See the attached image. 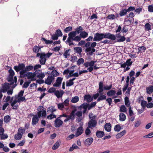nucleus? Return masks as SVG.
I'll list each match as a JSON object with an SVG mask.
<instances>
[{
  "instance_id": "f257e3e1",
  "label": "nucleus",
  "mask_w": 153,
  "mask_h": 153,
  "mask_svg": "<svg viewBox=\"0 0 153 153\" xmlns=\"http://www.w3.org/2000/svg\"><path fill=\"white\" fill-rule=\"evenodd\" d=\"M83 30V28L81 26L77 27L75 29V31L70 32L68 34V37L65 42L66 44H68L69 46L72 45H76V44L73 41L79 42L80 41V37L78 34L82 32Z\"/></svg>"
},
{
  "instance_id": "f03ea898",
  "label": "nucleus",
  "mask_w": 153,
  "mask_h": 153,
  "mask_svg": "<svg viewBox=\"0 0 153 153\" xmlns=\"http://www.w3.org/2000/svg\"><path fill=\"white\" fill-rule=\"evenodd\" d=\"M103 82L101 81L99 82V88L98 92L100 93H101L103 92L104 90H109L112 88V84H110L109 86H105L103 87Z\"/></svg>"
},
{
  "instance_id": "7ed1b4c3",
  "label": "nucleus",
  "mask_w": 153,
  "mask_h": 153,
  "mask_svg": "<svg viewBox=\"0 0 153 153\" xmlns=\"http://www.w3.org/2000/svg\"><path fill=\"white\" fill-rule=\"evenodd\" d=\"M19 74L20 77L25 78L27 77L28 79H31L30 81H35L36 79L34 78L35 77V74L32 72H27L24 74Z\"/></svg>"
},
{
  "instance_id": "20e7f679",
  "label": "nucleus",
  "mask_w": 153,
  "mask_h": 153,
  "mask_svg": "<svg viewBox=\"0 0 153 153\" xmlns=\"http://www.w3.org/2000/svg\"><path fill=\"white\" fill-rule=\"evenodd\" d=\"M52 54L51 53H48L46 54H42L40 57L39 62L40 64L42 65H44L45 64L46 61V58H49Z\"/></svg>"
},
{
  "instance_id": "39448f33",
  "label": "nucleus",
  "mask_w": 153,
  "mask_h": 153,
  "mask_svg": "<svg viewBox=\"0 0 153 153\" xmlns=\"http://www.w3.org/2000/svg\"><path fill=\"white\" fill-rule=\"evenodd\" d=\"M92 108V107L89 104L85 102L81 104L78 108L80 110H81L82 108H83L84 110L82 111V113L83 114H85L86 113L87 109L90 110Z\"/></svg>"
},
{
  "instance_id": "423d86ee",
  "label": "nucleus",
  "mask_w": 153,
  "mask_h": 153,
  "mask_svg": "<svg viewBox=\"0 0 153 153\" xmlns=\"http://www.w3.org/2000/svg\"><path fill=\"white\" fill-rule=\"evenodd\" d=\"M97 43L95 42H94L91 43L90 46L88 48L85 50V52H90L89 54L90 55H92L93 53L96 51V49L94 48H95L97 45Z\"/></svg>"
},
{
  "instance_id": "0eeeda50",
  "label": "nucleus",
  "mask_w": 153,
  "mask_h": 153,
  "mask_svg": "<svg viewBox=\"0 0 153 153\" xmlns=\"http://www.w3.org/2000/svg\"><path fill=\"white\" fill-rule=\"evenodd\" d=\"M103 33V39L107 38L112 41L116 39V37L114 34H111L110 33Z\"/></svg>"
},
{
  "instance_id": "6e6552de",
  "label": "nucleus",
  "mask_w": 153,
  "mask_h": 153,
  "mask_svg": "<svg viewBox=\"0 0 153 153\" xmlns=\"http://www.w3.org/2000/svg\"><path fill=\"white\" fill-rule=\"evenodd\" d=\"M103 33H96L94 34L93 41L99 42L101 40L103 39Z\"/></svg>"
},
{
  "instance_id": "1a4fd4ad",
  "label": "nucleus",
  "mask_w": 153,
  "mask_h": 153,
  "mask_svg": "<svg viewBox=\"0 0 153 153\" xmlns=\"http://www.w3.org/2000/svg\"><path fill=\"white\" fill-rule=\"evenodd\" d=\"M25 68V65L23 63H19L18 66L14 67V69L17 72H18L20 70H24Z\"/></svg>"
},
{
  "instance_id": "9d476101",
  "label": "nucleus",
  "mask_w": 153,
  "mask_h": 153,
  "mask_svg": "<svg viewBox=\"0 0 153 153\" xmlns=\"http://www.w3.org/2000/svg\"><path fill=\"white\" fill-rule=\"evenodd\" d=\"M10 83H8L5 82L2 85V87L0 88V89L2 91L3 93H5L6 92L7 90L9 88V85H10Z\"/></svg>"
},
{
  "instance_id": "9b49d317",
  "label": "nucleus",
  "mask_w": 153,
  "mask_h": 153,
  "mask_svg": "<svg viewBox=\"0 0 153 153\" xmlns=\"http://www.w3.org/2000/svg\"><path fill=\"white\" fill-rule=\"evenodd\" d=\"M115 36L116 38H117V42H123L126 39V37L123 36H121L120 33L117 34Z\"/></svg>"
},
{
  "instance_id": "f8f14e48",
  "label": "nucleus",
  "mask_w": 153,
  "mask_h": 153,
  "mask_svg": "<svg viewBox=\"0 0 153 153\" xmlns=\"http://www.w3.org/2000/svg\"><path fill=\"white\" fill-rule=\"evenodd\" d=\"M60 117H57L54 121L55 126L56 127H59L63 124V121L60 120Z\"/></svg>"
},
{
  "instance_id": "ddd939ff",
  "label": "nucleus",
  "mask_w": 153,
  "mask_h": 153,
  "mask_svg": "<svg viewBox=\"0 0 153 153\" xmlns=\"http://www.w3.org/2000/svg\"><path fill=\"white\" fill-rule=\"evenodd\" d=\"M33 69V66L32 65H29L25 67V68L24 70L21 71L20 72V74H24L26 73V72L30 71L32 70Z\"/></svg>"
},
{
  "instance_id": "4468645a",
  "label": "nucleus",
  "mask_w": 153,
  "mask_h": 153,
  "mask_svg": "<svg viewBox=\"0 0 153 153\" xmlns=\"http://www.w3.org/2000/svg\"><path fill=\"white\" fill-rule=\"evenodd\" d=\"M63 78L61 77H58L56 80V82L53 85L54 87H59L61 85L62 82L63 80Z\"/></svg>"
},
{
  "instance_id": "2eb2a0df",
  "label": "nucleus",
  "mask_w": 153,
  "mask_h": 153,
  "mask_svg": "<svg viewBox=\"0 0 153 153\" xmlns=\"http://www.w3.org/2000/svg\"><path fill=\"white\" fill-rule=\"evenodd\" d=\"M97 124V122L95 120H90L89 121L88 126L89 128H91L92 127H95Z\"/></svg>"
},
{
  "instance_id": "dca6fc26",
  "label": "nucleus",
  "mask_w": 153,
  "mask_h": 153,
  "mask_svg": "<svg viewBox=\"0 0 153 153\" xmlns=\"http://www.w3.org/2000/svg\"><path fill=\"white\" fill-rule=\"evenodd\" d=\"M54 78L52 76H48L45 80V83L48 85H50L52 82L54 80Z\"/></svg>"
},
{
  "instance_id": "f3484780",
  "label": "nucleus",
  "mask_w": 153,
  "mask_h": 153,
  "mask_svg": "<svg viewBox=\"0 0 153 153\" xmlns=\"http://www.w3.org/2000/svg\"><path fill=\"white\" fill-rule=\"evenodd\" d=\"M93 139L92 137H89L87 138L84 142V144L85 146H89L93 143Z\"/></svg>"
},
{
  "instance_id": "a211bd4d",
  "label": "nucleus",
  "mask_w": 153,
  "mask_h": 153,
  "mask_svg": "<svg viewBox=\"0 0 153 153\" xmlns=\"http://www.w3.org/2000/svg\"><path fill=\"white\" fill-rule=\"evenodd\" d=\"M64 94V91L62 90H60V92L58 90H56L54 94L58 98H59L62 97Z\"/></svg>"
},
{
  "instance_id": "6ab92c4d",
  "label": "nucleus",
  "mask_w": 153,
  "mask_h": 153,
  "mask_svg": "<svg viewBox=\"0 0 153 153\" xmlns=\"http://www.w3.org/2000/svg\"><path fill=\"white\" fill-rule=\"evenodd\" d=\"M39 118L37 115L34 116L32 119V125L33 126L36 125L39 121Z\"/></svg>"
},
{
  "instance_id": "aec40b11",
  "label": "nucleus",
  "mask_w": 153,
  "mask_h": 153,
  "mask_svg": "<svg viewBox=\"0 0 153 153\" xmlns=\"http://www.w3.org/2000/svg\"><path fill=\"white\" fill-rule=\"evenodd\" d=\"M83 129L82 127L80 126L78 128L75 134V136L76 137L81 135L83 133Z\"/></svg>"
},
{
  "instance_id": "412c9836",
  "label": "nucleus",
  "mask_w": 153,
  "mask_h": 153,
  "mask_svg": "<svg viewBox=\"0 0 153 153\" xmlns=\"http://www.w3.org/2000/svg\"><path fill=\"white\" fill-rule=\"evenodd\" d=\"M84 100L87 101L88 102H89L93 100V98L90 94L85 95L84 96Z\"/></svg>"
},
{
  "instance_id": "4be33fe9",
  "label": "nucleus",
  "mask_w": 153,
  "mask_h": 153,
  "mask_svg": "<svg viewBox=\"0 0 153 153\" xmlns=\"http://www.w3.org/2000/svg\"><path fill=\"white\" fill-rule=\"evenodd\" d=\"M39 109L40 110H42V117H45L46 116V110L44 109L43 107L41 105L39 106V107L38 109L37 110H39Z\"/></svg>"
},
{
  "instance_id": "5701e85b",
  "label": "nucleus",
  "mask_w": 153,
  "mask_h": 153,
  "mask_svg": "<svg viewBox=\"0 0 153 153\" xmlns=\"http://www.w3.org/2000/svg\"><path fill=\"white\" fill-rule=\"evenodd\" d=\"M96 135L98 138H101L105 135V133L103 131L98 130L96 132Z\"/></svg>"
},
{
  "instance_id": "b1692460",
  "label": "nucleus",
  "mask_w": 153,
  "mask_h": 153,
  "mask_svg": "<svg viewBox=\"0 0 153 153\" xmlns=\"http://www.w3.org/2000/svg\"><path fill=\"white\" fill-rule=\"evenodd\" d=\"M111 125L110 123H106L104 126L105 130L108 132H110L111 131Z\"/></svg>"
},
{
  "instance_id": "393cba45",
  "label": "nucleus",
  "mask_w": 153,
  "mask_h": 153,
  "mask_svg": "<svg viewBox=\"0 0 153 153\" xmlns=\"http://www.w3.org/2000/svg\"><path fill=\"white\" fill-rule=\"evenodd\" d=\"M100 95L99 97H98L97 101L98 102L105 100L106 99V97L105 95H103L102 92L100 93Z\"/></svg>"
},
{
  "instance_id": "a878e982",
  "label": "nucleus",
  "mask_w": 153,
  "mask_h": 153,
  "mask_svg": "<svg viewBox=\"0 0 153 153\" xmlns=\"http://www.w3.org/2000/svg\"><path fill=\"white\" fill-rule=\"evenodd\" d=\"M88 33L84 31H82L79 34V36L80 37V40L81 39V38H85L88 36Z\"/></svg>"
},
{
  "instance_id": "bb28decb",
  "label": "nucleus",
  "mask_w": 153,
  "mask_h": 153,
  "mask_svg": "<svg viewBox=\"0 0 153 153\" xmlns=\"http://www.w3.org/2000/svg\"><path fill=\"white\" fill-rule=\"evenodd\" d=\"M146 92L148 94H151L153 92V86L151 85L146 88Z\"/></svg>"
},
{
  "instance_id": "cd10ccee",
  "label": "nucleus",
  "mask_w": 153,
  "mask_h": 153,
  "mask_svg": "<svg viewBox=\"0 0 153 153\" xmlns=\"http://www.w3.org/2000/svg\"><path fill=\"white\" fill-rule=\"evenodd\" d=\"M75 111H72L69 115H68L67 117L68 118L69 120H73L75 119Z\"/></svg>"
},
{
  "instance_id": "c85d7f7f",
  "label": "nucleus",
  "mask_w": 153,
  "mask_h": 153,
  "mask_svg": "<svg viewBox=\"0 0 153 153\" xmlns=\"http://www.w3.org/2000/svg\"><path fill=\"white\" fill-rule=\"evenodd\" d=\"M74 51L76 53L80 54L82 51V49L80 47H76L74 48Z\"/></svg>"
},
{
  "instance_id": "c756f323",
  "label": "nucleus",
  "mask_w": 153,
  "mask_h": 153,
  "mask_svg": "<svg viewBox=\"0 0 153 153\" xmlns=\"http://www.w3.org/2000/svg\"><path fill=\"white\" fill-rule=\"evenodd\" d=\"M41 50V48L37 45H35L33 48V52L35 53H38Z\"/></svg>"
},
{
  "instance_id": "7c9ffc66",
  "label": "nucleus",
  "mask_w": 153,
  "mask_h": 153,
  "mask_svg": "<svg viewBox=\"0 0 153 153\" xmlns=\"http://www.w3.org/2000/svg\"><path fill=\"white\" fill-rule=\"evenodd\" d=\"M120 120L121 121H124L126 119V116L123 113H120L119 115Z\"/></svg>"
},
{
  "instance_id": "2f4dec72",
  "label": "nucleus",
  "mask_w": 153,
  "mask_h": 153,
  "mask_svg": "<svg viewBox=\"0 0 153 153\" xmlns=\"http://www.w3.org/2000/svg\"><path fill=\"white\" fill-rule=\"evenodd\" d=\"M125 104L127 107H128L130 105L129 98L128 97H126L124 98Z\"/></svg>"
},
{
  "instance_id": "473e14b6",
  "label": "nucleus",
  "mask_w": 153,
  "mask_h": 153,
  "mask_svg": "<svg viewBox=\"0 0 153 153\" xmlns=\"http://www.w3.org/2000/svg\"><path fill=\"white\" fill-rule=\"evenodd\" d=\"M145 29L146 31H149L151 30V26L149 23H146L145 25Z\"/></svg>"
},
{
  "instance_id": "72a5a7b5",
  "label": "nucleus",
  "mask_w": 153,
  "mask_h": 153,
  "mask_svg": "<svg viewBox=\"0 0 153 153\" xmlns=\"http://www.w3.org/2000/svg\"><path fill=\"white\" fill-rule=\"evenodd\" d=\"M116 93L115 90H111L107 93V94L108 96H112L114 95Z\"/></svg>"
},
{
  "instance_id": "f704fd0d",
  "label": "nucleus",
  "mask_w": 153,
  "mask_h": 153,
  "mask_svg": "<svg viewBox=\"0 0 153 153\" xmlns=\"http://www.w3.org/2000/svg\"><path fill=\"white\" fill-rule=\"evenodd\" d=\"M11 120L10 117L9 115L5 116L4 118V121L6 123H9Z\"/></svg>"
},
{
  "instance_id": "c9c22d12",
  "label": "nucleus",
  "mask_w": 153,
  "mask_h": 153,
  "mask_svg": "<svg viewBox=\"0 0 153 153\" xmlns=\"http://www.w3.org/2000/svg\"><path fill=\"white\" fill-rule=\"evenodd\" d=\"M127 12H128L126 9H123L120 11L119 15H120V16H122L125 15L126 14Z\"/></svg>"
},
{
  "instance_id": "e433bc0d",
  "label": "nucleus",
  "mask_w": 153,
  "mask_h": 153,
  "mask_svg": "<svg viewBox=\"0 0 153 153\" xmlns=\"http://www.w3.org/2000/svg\"><path fill=\"white\" fill-rule=\"evenodd\" d=\"M25 129H23L22 127H21L19 128L18 130V133L22 134V136L25 133Z\"/></svg>"
},
{
  "instance_id": "4c0bfd02",
  "label": "nucleus",
  "mask_w": 153,
  "mask_h": 153,
  "mask_svg": "<svg viewBox=\"0 0 153 153\" xmlns=\"http://www.w3.org/2000/svg\"><path fill=\"white\" fill-rule=\"evenodd\" d=\"M121 129V126L119 124L116 125L114 127V129L116 131L119 132L120 131Z\"/></svg>"
},
{
  "instance_id": "58836bf2",
  "label": "nucleus",
  "mask_w": 153,
  "mask_h": 153,
  "mask_svg": "<svg viewBox=\"0 0 153 153\" xmlns=\"http://www.w3.org/2000/svg\"><path fill=\"white\" fill-rule=\"evenodd\" d=\"M59 142L57 141L54 146L52 147V149L53 150L57 149L60 146Z\"/></svg>"
},
{
  "instance_id": "ea45409f",
  "label": "nucleus",
  "mask_w": 153,
  "mask_h": 153,
  "mask_svg": "<svg viewBox=\"0 0 153 153\" xmlns=\"http://www.w3.org/2000/svg\"><path fill=\"white\" fill-rule=\"evenodd\" d=\"M22 137V135L18 133L15 135L14 138L16 140H19L21 139Z\"/></svg>"
},
{
  "instance_id": "a19ab883",
  "label": "nucleus",
  "mask_w": 153,
  "mask_h": 153,
  "mask_svg": "<svg viewBox=\"0 0 153 153\" xmlns=\"http://www.w3.org/2000/svg\"><path fill=\"white\" fill-rule=\"evenodd\" d=\"M51 75L53 76H56L59 75V73L56 70H54L52 71L51 73Z\"/></svg>"
},
{
  "instance_id": "79ce46f5",
  "label": "nucleus",
  "mask_w": 153,
  "mask_h": 153,
  "mask_svg": "<svg viewBox=\"0 0 153 153\" xmlns=\"http://www.w3.org/2000/svg\"><path fill=\"white\" fill-rule=\"evenodd\" d=\"M70 50V49H68V50H66L64 52L63 54V56L65 58H66L68 56H69L70 55V53H69V51Z\"/></svg>"
},
{
  "instance_id": "37998d69",
  "label": "nucleus",
  "mask_w": 153,
  "mask_h": 153,
  "mask_svg": "<svg viewBox=\"0 0 153 153\" xmlns=\"http://www.w3.org/2000/svg\"><path fill=\"white\" fill-rule=\"evenodd\" d=\"M79 100V98L78 96H75L71 100V101L72 103H76Z\"/></svg>"
},
{
  "instance_id": "c03bdc74",
  "label": "nucleus",
  "mask_w": 153,
  "mask_h": 153,
  "mask_svg": "<svg viewBox=\"0 0 153 153\" xmlns=\"http://www.w3.org/2000/svg\"><path fill=\"white\" fill-rule=\"evenodd\" d=\"M84 60L82 58H81L78 59L77 62V64L78 65H80L81 64L84 63Z\"/></svg>"
},
{
  "instance_id": "a18cd8bd",
  "label": "nucleus",
  "mask_w": 153,
  "mask_h": 153,
  "mask_svg": "<svg viewBox=\"0 0 153 153\" xmlns=\"http://www.w3.org/2000/svg\"><path fill=\"white\" fill-rule=\"evenodd\" d=\"M126 108L124 105H122L120 106V112H126Z\"/></svg>"
},
{
  "instance_id": "49530a36",
  "label": "nucleus",
  "mask_w": 153,
  "mask_h": 153,
  "mask_svg": "<svg viewBox=\"0 0 153 153\" xmlns=\"http://www.w3.org/2000/svg\"><path fill=\"white\" fill-rule=\"evenodd\" d=\"M128 30V28L126 25H125L123 27L121 32L123 33H126Z\"/></svg>"
},
{
  "instance_id": "de8ad7c7",
  "label": "nucleus",
  "mask_w": 153,
  "mask_h": 153,
  "mask_svg": "<svg viewBox=\"0 0 153 153\" xmlns=\"http://www.w3.org/2000/svg\"><path fill=\"white\" fill-rule=\"evenodd\" d=\"M30 80H29L28 81L25 82L23 85L22 87L24 88H27L30 84Z\"/></svg>"
},
{
  "instance_id": "09e8293b",
  "label": "nucleus",
  "mask_w": 153,
  "mask_h": 153,
  "mask_svg": "<svg viewBox=\"0 0 153 153\" xmlns=\"http://www.w3.org/2000/svg\"><path fill=\"white\" fill-rule=\"evenodd\" d=\"M73 30L72 27L71 26H69L66 27L64 30L65 33H68L69 31H72Z\"/></svg>"
},
{
  "instance_id": "8fccbe9b",
  "label": "nucleus",
  "mask_w": 153,
  "mask_h": 153,
  "mask_svg": "<svg viewBox=\"0 0 153 153\" xmlns=\"http://www.w3.org/2000/svg\"><path fill=\"white\" fill-rule=\"evenodd\" d=\"M56 117L55 115L53 114V113H51L47 116V118L48 119L51 120L53 118H55Z\"/></svg>"
},
{
  "instance_id": "3c124183",
  "label": "nucleus",
  "mask_w": 153,
  "mask_h": 153,
  "mask_svg": "<svg viewBox=\"0 0 153 153\" xmlns=\"http://www.w3.org/2000/svg\"><path fill=\"white\" fill-rule=\"evenodd\" d=\"M48 111H50L51 113H53V112L56 111V109L54 108V106H51L48 107Z\"/></svg>"
},
{
  "instance_id": "603ef678",
  "label": "nucleus",
  "mask_w": 153,
  "mask_h": 153,
  "mask_svg": "<svg viewBox=\"0 0 153 153\" xmlns=\"http://www.w3.org/2000/svg\"><path fill=\"white\" fill-rule=\"evenodd\" d=\"M45 74L44 73H42L41 71L40 72V73H39V74L36 75V77L37 78L41 79L45 77Z\"/></svg>"
},
{
  "instance_id": "864d4df0",
  "label": "nucleus",
  "mask_w": 153,
  "mask_h": 153,
  "mask_svg": "<svg viewBox=\"0 0 153 153\" xmlns=\"http://www.w3.org/2000/svg\"><path fill=\"white\" fill-rule=\"evenodd\" d=\"M55 34L58 36H61L62 35V33L61 30L58 29L55 32Z\"/></svg>"
},
{
  "instance_id": "5fc2aeb1",
  "label": "nucleus",
  "mask_w": 153,
  "mask_h": 153,
  "mask_svg": "<svg viewBox=\"0 0 153 153\" xmlns=\"http://www.w3.org/2000/svg\"><path fill=\"white\" fill-rule=\"evenodd\" d=\"M57 107L59 109L62 110L64 108V105L63 103H59L57 104Z\"/></svg>"
},
{
  "instance_id": "6e6d98bb",
  "label": "nucleus",
  "mask_w": 153,
  "mask_h": 153,
  "mask_svg": "<svg viewBox=\"0 0 153 153\" xmlns=\"http://www.w3.org/2000/svg\"><path fill=\"white\" fill-rule=\"evenodd\" d=\"M131 60V59H129L126 60L125 63L128 67L129 66L131 65L132 62L130 61Z\"/></svg>"
},
{
  "instance_id": "4d7b16f0",
  "label": "nucleus",
  "mask_w": 153,
  "mask_h": 153,
  "mask_svg": "<svg viewBox=\"0 0 153 153\" xmlns=\"http://www.w3.org/2000/svg\"><path fill=\"white\" fill-rule=\"evenodd\" d=\"M89 118L91 120L92 119L93 120H95L96 117V116L95 115L93 116V114L92 113H90L88 115Z\"/></svg>"
},
{
  "instance_id": "13d9d810",
  "label": "nucleus",
  "mask_w": 153,
  "mask_h": 153,
  "mask_svg": "<svg viewBox=\"0 0 153 153\" xmlns=\"http://www.w3.org/2000/svg\"><path fill=\"white\" fill-rule=\"evenodd\" d=\"M146 48L143 46H141L138 48V51L139 52H142V51H143V52H144L146 50Z\"/></svg>"
},
{
  "instance_id": "bf43d9fd",
  "label": "nucleus",
  "mask_w": 153,
  "mask_h": 153,
  "mask_svg": "<svg viewBox=\"0 0 153 153\" xmlns=\"http://www.w3.org/2000/svg\"><path fill=\"white\" fill-rule=\"evenodd\" d=\"M116 18L114 14H111L108 16L107 18L110 19H114Z\"/></svg>"
},
{
  "instance_id": "052dcab7",
  "label": "nucleus",
  "mask_w": 153,
  "mask_h": 153,
  "mask_svg": "<svg viewBox=\"0 0 153 153\" xmlns=\"http://www.w3.org/2000/svg\"><path fill=\"white\" fill-rule=\"evenodd\" d=\"M91 133V131L90 129L88 128H87L85 130V134L86 136L88 137V135H89Z\"/></svg>"
},
{
  "instance_id": "680f3d73",
  "label": "nucleus",
  "mask_w": 153,
  "mask_h": 153,
  "mask_svg": "<svg viewBox=\"0 0 153 153\" xmlns=\"http://www.w3.org/2000/svg\"><path fill=\"white\" fill-rule=\"evenodd\" d=\"M58 36L55 33L51 35V39L53 40H56L58 39Z\"/></svg>"
},
{
  "instance_id": "e2e57ef3",
  "label": "nucleus",
  "mask_w": 153,
  "mask_h": 153,
  "mask_svg": "<svg viewBox=\"0 0 153 153\" xmlns=\"http://www.w3.org/2000/svg\"><path fill=\"white\" fill-rule=\"evenodd\" d=\"M56 91L55 88L53 87H51L49 88V90L48 91V92L50 93H52L53 92L54 93Z\"/></svg>"
},
{
  "instance_id": "0e129e2a",
  "label": "nucleus",
  "mask_w": 153,
  "mask_h": 153,
  "mask_svg": "<svg viewBox=\"0 0 153 153\" xmlns=\"http://www.w3.org/2000/svg\"><path fill=\"white\" fill-rule=\"evenodd\" d=\"M148 10L149 12H153V5H150L148 7Z\"/></svg>"
},
{
  "instance_id": "69168bd1",
  "label": "nucleus",
  "mask_w": 153,
  "mask_h": 153,
  "mask_svg": "<svg viewBox=\"0 0 153 153\" xmlns=\"http://www.w3.org/2000/svg\"><path fill=\"white\" fill-rule=\"evenodd\" d=\"M106 101L108 103V105H110L112 103V99L111 98H107L106 99Z\"/></svg>"
},
{
  "instance_id": "338daca9",
  "label": "nucleus",
  "mask_w": 153,
  "mask_h": 153,
  "mask_svg": "<svg viewBox=\"0 0 153 153\" xmlns=\"http://www.w3.org/2000/svg\"><path fill=\"white\" fill-rule=\"evenodd\" d=\"M9 75L10 76H13L14 75L15 73L14 71L12 69L9 70Z\"/></svg>"
},
{
  "instance_id": "774afa93",
  "label": "nucleus",
  "mask_w": 153,
  "mask_h": 153,
  "mask_svg": "<svg viewBox=\"0 0 153 153\" xmlns=\"http://www.w3.org/2000/svg\"><path fill=\"white\" fill-rule=\"evenodd\" d=\"M147 104V102L144 100H142L141 102V105L142 106V107L144 108L146 106V105Z\"/></svg>"
}]
</instances>
